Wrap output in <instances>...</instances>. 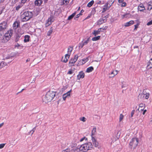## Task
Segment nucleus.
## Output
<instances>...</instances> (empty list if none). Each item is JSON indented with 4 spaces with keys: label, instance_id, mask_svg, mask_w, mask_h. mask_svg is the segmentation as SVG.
Here are the masks:
<instances>
[{
    "label": "nucleus",
    "instance_id": "1",
    "mask_svg": "<svg viewBox=\"0 0 152 152\" xmlns=\"http://www.w3.org/2000/svg\"><path fill=\"white\" fill-rule=\"evenodd\" d=\"M56 94L55 92L52 91H48L46 95L42 97L43 102L46 103L50 102L55 96Z\"/></svg>",
    "mask_w": 152,
    "mask_h": 152
},
{
    "label": "nucleus",
    "instance_id": "2",
    "mask_svg": "<svg viewBox=\"0 0 152 152\" xmlns=\"http://www.w3.org/2000/svg\"><path fill=\"white\" fill-rule=\"evenodd\" d=\"M33 16V12H25L21 16V21L26 22L28 20L32 17Z\"/></svg>",
    "mask_w": 152,
    "mask_h": 152
},
{
    "label": "nucleus",
    "instance_id": "3",
    "mask_svg": "<svg viewBox=\"0 0 152 152\" xmlns=\"http://www.w3.org/2000/svg\"><path fill=\"white\" fill-rule=\"evenodd\" d=\"M81 151L87 152L88 150H91L93 148V145L91 142H88L83 144L80 146Z\"/></svg>",
    "mask_w": 152,
    "mask_h": 152
},
{
    "label": "nucleus",
    "instance_id": "4",
    "mask_svg": "<svg viewBox=\"0 0 152 152\" xmlns=\"http://www.w3.org/2000/svg\"><path fill=\"white\" fill-rule=\"evenodd\" d=\"M138 139L136 137L132 138L130 141L129 144V147L132 149V148L134 149L136 148V146L138 144Z\"/></svg>",
    "mask_w": 152,
    "mask_h": 152
},
{
    "label": "nucleus",
    "instance_id": "5",
    "mask_svg": "<svg viewBox=\"0 0 152 152\" xmlns=\"http://www.w3.org/2000/svg\"><path fill=\"white\" fill-rule=\"evenodd\" d=\"M7 22L4 21L0 23V30L3 33L7 27Z\"/></svg>",
    "mask_w": 152,
    "mask_h": 152
},
{
    "label": "nucleus",
    "instance_id": "6",
    "mask_svg": "<svg viewBox=\"0 0 152 152\" xmlns=\"http://www.w3.org/2000/svg\"><path fill=\"white\" fill-rule=\"evenodd\" d=\"M107 26H105L104 27H103L102 28H99L97 30H94L92 33L95 36H96V35L100 34V32L102 31V30H105L107 29Z\"/></svg>",
    "mask_w": 152,
    "mask_h": 152
},
{
    "label": "nucleus",
    "instance_id": "7",
    "mask_svg": "<svg viewBox=\"0 0 152 152\" xmlns=\"http://www.w3.org/2000/svg\"><path fill=\"white\" fill-rule=\"evenodd\" d=\"M111 6V5H110V4L107 2L103 6V7L102 8V12L104 13L106 12V11L110 9V7Z\"/></svg>",
    "mask_w": 152,
    "mask_h": 152
},
{
    "label": "nucleus",
    "instance_id": "8",
    "mask_svg": "<svg viewBox=\"0 0 152 152\" xmlns=\"http://www.w3.org/2000/svg\"><path fill=\"white\" fill-rule=\"evenodd\" d=\"M10 39V37L8 36L7 34H5L0 40L1 42L4 43L7 42Z\"/></svg>",
    "mask_w": 152,
    "mask_h": 152
},
{
    "label": "nucleus",
    "instance_id": "9",
    "mask_svg": "<svg viewBox=\"0 0 152 152\" xmlns=\"http://www.w3.org/2000/svg\"><path fill=\"white\" fill-rule=\"evenodd\" d=\"M107 18L108 16L107 15L104 17L101 18L97 22L98 25H101L103 23L107 21Z\"/></svg>",
    "mask_w": 152,
    "mask_h": 152
},
{
    "label": "nucleus",
    "instance_id": "10",
    "mask_svg": "<svg viewBox=\"0 0 152 152\" xmlns=\"http://www.w3.org/2000/svg\"><path fill=\"white\" fill-rule=\"evenodd\" d=\"M18 33L16 34L15 37V41L16 42H18L19 40L22 35L24 33V32L23 31L20 32L18 31Z\"/></svg>",
    "mask_w": 152,
    "mask_h": 152
},
{
    "label": "nucleus",
    "instance_id": "11",
    "mask_svg": "<svg viewBox=\"0 0 152 152\" xmlns=\"http://www.w3.org/2000/svg\"><path fill=\"white\" fill-rule=\"evenodd\" d=\"M20 23L18 21H15L13 23L12 27L14 30H16L17 28L20 26Z\"/></svg>",
    "mask_w": 152,
    "mask_h": 152
},
{
    "label": "nucleus",
    "instance_id": "12",
    "mask_svg": "<svg viewBox=\"0 0 152 152\" xmlns=\"http://www.w3.org/2000/svg\"><path fill=\"white\" fill-rule=\"evenodd\" d=\"M53 17H50L48 18L46 23L45 24L46 27H48L53 22Z\"/></svg>",
    "mask_w": 152,
    "mask_h": 152
},
{
    "label": "nucleus",
    "instance_id": "13",
    "mask_svg": "<svg viewBox=\"0 0 152 152\" xmlns=\"http://www.w3.org/2000/svg\"><path fill=\"white\" fill-rule=\"evenodd\" d=\"M144 95L145 96V98L146 99H148L149 96L150 94L149 93H146L145 92V91H144V90H143L142 92V94H140L139 96V97L140 96H142Z\"/></svg>",
    "mask_w": 152,
    "mask_h": 152
},
{
    "label": "nucleus",
    "instance_id": "14",
    "mask_svg": "<svg viewBox=\"0 0 152 152\" xmlns=\"http://www.w3.org/2000/svg\"><path fill=\"white\" fill-rule=\"evenodd\" d=\"M146 68L148 69L152 68V58H151L147 63Z\"/></svg>",
    "mask_w": 152,
    "mask_h": 152
},
{
    "label": "nucleus",
    "instance_id": "15",
    "mask_svg": "<svg viewBox=\"0 0 152 152\" xmlns=\"http://www.w3.org/2000/svg\"><path fill=\"white\" fill-rule=\"evenodd\" d=\"M92 140L93 144L95 147H97L99 148V143L96 141V140L95 139L94 137H92Z\"/></svg>",
    "mask_w": 152,
    "mask_h": 152
},
{
    "label": "nucleus",
    "instance_id": "16",
    "mask_svg": "<svg viewBox=\"0 0 152 152\" xmlns=\"http://www.w3.org/2000/svg\"><path fill=\"white\" fill-rule=\"evenodd\" d=\"M138 10L140 12H143L145 10V8L144 6L142 3H141L139 4L138 7Z\"/></svg>",
    "mask_w": 152,
    "mask_h": 152
},
{
    "label": "nucleus",
    "instance_id": "17",
    "mask_svg": "<svg viewBox=\"0 0 152 152\" xmlns=\"http://www.w3.org/2000/svg\"><path fill=\"white\" fill-rule=\"evenodd\" d=\"M84 73L83 71L80 72H79V74L77 76V79L80 80L81 78H84Z\"/></svg>",
    "mask_w": 152,
    "mask_h": 152
},
{
    "label": "nucleus",
    "instance_id": "18",
    "mask_svg": "<svg viewBox=\"0 0 152 152\" xmlns=\"http://www.w3.org/2000/svg\"><path fill=\"white\" fill-rule=\"evenodd\" d=\"M71 91V90L67 92L66 93L64 94L63 95L62 97L64 100H65L66 98L68 96H69L70 95V92Z\"/></svg>",
    "mask_w": 152,
    "mask_h": 152
},
{
    "label": "nucleus",
    "instance_id": "19",
    "mask_svg": "<svg viewBox=\"0 0 152 152\" xmlns=\"http://www.w3.org/2000/svg\"><path fill=\"white\" fill-rule=\"evenodd\" d=\"M13 56H12L8 55L7 56V57H6V59H9V61L8 62H7V61H6V62L4 61V62H5L7 63V65H7V64L9 63H10L11 61H12L13 60Z\"/></svg>",
    "mask_w": 152,
    "mask_h": 152
},
{
    "label": "nucleus",
    "instance_id": "20",
    "mask_svg": "<svg viewBox=\"0 0 152 152\" xmlns=\"http://www.w3.org/2000/svg\"><path fill=\"white\" fill-rule=\"evenodd\" d=\"M13 31L12 29H10L8 31L7 33H5V34H7L8 36L10 37V39L12 36V35L13 34Z\"/></svg>",
    "mask_w": 152,
    "mask_h": 152
},
{
    "label": "nucleus",
    "instance_id": "21",
    "mask_svg": "<svg viewBox=\"0 0 152 152\" xmlns=\"http://www.w3.org/2000/svg\"><path fill=\"white\" fill-rule=\"evenodd\" d=\"M72 150L74 152H80L81 151L80 146H78L77 147L73 148Z\"/></svg>",
    "mask_w": 152,
    "mask_h": 152
},
{
    "label": "nucleus",
    "instance_id": "22",
    "mask_svg": "<svg viewBox=\"0 0 152 152\" xmlns=\"http://www.w3.org/2000/svg\"><path fill=\"white\" fill-rule=\"evenodd\" d=\"M42 0H36L34 3L36 5L39 6L42 4Z\"/></svg>",
    "mask_w": 152,
    "mask_h": 152
},
{
    "label": "nucleus",
    "instance_id": "23",
    "mask_svg": "<svg viewBox=\"0 0 152 152\" xmlns=\"http://www.w3.org/2000/svg\"><path fill=\"white\" fill-rule=\"evenodd\" d=\"M148 8V10H150L152 9V1H150L147 3Z\"/></svg>",
    "mask_w": 152,
    "mask_h": 152
},
{
    "label": "nucleus",
    "instance_id": "24",
    "mask_svg": "<svg viewBox=\"0 0 152 152\" xmlns=\"http://www.w3.org/2000/svg\"><path fill=\"white\" fill-rule=\"evenodd\" d=\"M134 23V21L133 20H130L129 22H127L125 23V27H128L132 25Z\"/></svg>",
    "mask_w": 152,
    "mask_h": 152
},
{
    "label": "nucleus",
    "instance_id": "25",
    "mask_svg": "<svg viewBox=\"0 0 152 152\" xmlns=\"http://www.w3.org/2000/svg\"><path fill=\"white\" fill-rule=\"evenodd\" d=\"M67 49V54L70 55L73 50V47L71 46H69Z\"/></svg>",
    "mask_w": 152,
    "mask_h": 152
},
{
    "label": "nucleus",
    "instance_id": "26",
    "mask_svg": "<svg viewBox=\"0 0 152 152\" xmlns=\"http://www.w3.org/2000/svg\"><path fill=\"white\" fill-rule=\"evenodd\" d=\"M30 36L28 35H26L24 36V41L25 42H28L29 41Z\"/></svg>",
    "mask_w": 152,
    "mask_h": 152
},
{
    "label": "nucleus",
    "instance_id": "27",
    "mask_svg": "<svg viewBox=\"0 0 152 152\" xmlns=\"http://www.w3.org/2000/svg\"><path fill=\"white\" fill-rule=\"evenodd\" d=\"M7 65V63L3 61L0 62V69Z\"/></svg>",
    "mask_w": 152,
    "mask_h": 152
},
{
    "label": "nucleus",
    "instance_id": "28",
    "mask_svg": "<svg viewBox=\"0 0 152 152\" xmlns=\"http://www.w3.org/2000/svg\"><path fill=\"white\" fill-rule=\"evenodd\" d=\"M76 13V12H74L73 14H72L71 15L69 16L67 20H70L72 19L75 15Z\"/></svg>",
    "mask_w": 152,
    "mask_h": 152
},
{
    "label": "nucleus",
    "instance_id": "29",
    "mask_svg": "<svg viewBox=\"0 0 152 152\" xmlns=\"http://www.w3.org/2000/svg\"><path fill=\"white\" fill-rule=\"evenodd\" d=\"M94 70V68L92 66H90L87 68L86 72H90Z\"/></svg>",
    "mask_w": 152,
    "mask_h": 152
},
{
    "label": "nucleus",
    "instance_id": "30",
    "mask_svg": "<svg viewBox=\"0 0 152 152\" xmlns=\"http://www.w3.org/2000/svg\"><path fill=\"white\" fill-rule=\"evenodd\" d=\"M53 29L52 27H51L49 30L47 32V35L48 36H50L51 34L52 33L53 31Z\"/></svg>",
    "mask_w": 152,
    "mask_h": 152
},
{
    "label": "nucleus",
    "instance_id": "31",
    "mask_svg": "<svg viewBox=\"0 0 152 152\" xmlns=\"http://www.w3.org/2000/svg\"><path fill=\"white\" fill-rule=\"evenodd\" d=\"M96 128H94L92 131L91 136L92 138L94 137L93 136L95 134L96 132Z\"/></svg>",
    "mask_w": 152,
    "mask_h": 152
},
{
    "label": "nucleus",
    "instance_id": "32",
    "mask_svg": "<svg viewBox=\"0 0 152 152\" xmlns=\"http://www.w3.org/2000/svg\"><path fill=\"white\" fill-rule=\"evenodd\" d=\"M83 12L84 10H81L79 14L77 15L76 16L75 18H74V19L76 20V19L77 18H78L80 15H82V13Z\"/></svg>",
    "mask_w": 152,
    "mask_h": 152
},
{
    "label": "nucleus",
    "instance_id": "33",
    "mask_svg": "<svg viewBox=\"0 0 152 152\" xmlns=\"http://www.w3.org/2000/svg\"><path fill=\"white\" fill-rule=\"evenodd\" d=\"M76 62V61L75 60L74 61L73 58H72L69 61V63L71 64V66H72L74 65V64H75Z\"/></svg>",
    "mask_w": 152,
    "mask_h": 152
},
{
    "label": "nucleus",
    "instance_id": "34",
    "mask_svg": "<svg viewBox=\"0 0 152 152\" xmlns=\"http://www.w3.org/2000/svg\"><path fill=\"white\" fill-rule=\"evenodd\" d=\"M118 73V71L117 70H113L111 73V75L113 74V75L111 77H114L115 75H116Z\"/></svg>",
    "mask_w": 152,
    "mask_h": 152
},
{
    "label": "nucleus",
    "instance_id": "35",
    "mask_svg": "<svg viewBox=\"0 0 152 152\" xmlns=\"http://www.w3.org/2000/svg\"><path fill=\"white\" fill-rule=\"evenodd\" d=\"M94 0H92L89 2L87 4V6L89 7H91L92 5L94 4Z\"/></svg>",
    "mask_w": 152,
    "mask_h": 152
},
{
    "label": "nucleus",
    "instance_id": "36",
    "mask_svg": "<svg viewBox=\"0 0 152 152\" xmlns=\"http://www.w3.org/2000/svg\"><path fill=\"white\" fill-rule=\"evenodd\" d=\"M100 37V36H98L97 37H93L92 38V40L93 41H96L99 39Z\"/></svg>",
    "mask_w": 152,
    "mask_h": 152
},
{
    "label": "nucleus",
    "instance_id": "37",
    "mask_svg": "<svg viewBox=\"0 0 152 152\" xmlns=\"http://www.w3.org/2000/svg\"><path fill=\"white\" fill-rule=\"evenodd\" d=\"M89 38H88L84 42L83 41H82L85 45H86L88 44L89 41Z\"/></svg>",
    "mask_w": 152,
    "mask_h": 152
},
{
    "label": "nucleus",
    "instance_id": "38",
    "mask_svg": "<svg viewBox=\"0 0 152 152\" xmlns=\"http://www.w3.org/2000/svg\"><path fill=\"white\" fill-rule=\"evenodd\" d=\"M85 45L83 44V42H80L79 44V48H83L84 46Z\"/></svg>",
    "mask_w": 152,
    "mask_h": 152
},
{
    "label": "nucleus",
    "instance_id": "39",
    "mask_svg": "<svg viewBox=\"0 0 152 152\" xmlns=\"http://www.w3.org/2000/svg\"><path fill=\"white\" fill-rule=\"evenodd\" d=\"M123 18H129L130 17V15L129 14H126L123 15Z\"/></svg>",
    "mask_w": 152,
    "mask_h": 152
},
{
    "label": "nucleus",
    "instance_id": "40",
    "mask_svg": "<svg viewBox=\"0 0 152 152\" xmlns=\"http://www.w3.org/2000/svg\"><path fill=\"white\" fill-rule=\"evenodd\" d=\"M23 5L21 4H20L18 5L16 7V10H18Z\"/></svg>",
    "mask_w": 152,
    "mask_h": 152
},
{
    "label": "nucleus",
    "instance_id": "41",
    "mask_svg": "<svg viewBox=\"0 0 152 152\" xmlns=\"http://www.w3.org/2000/svg\"><path fill=\"white\" fill-rule=\"evenodd\" d=\"M82 61H83L82 63L83 64H84L88 61V58H85L83 59H82Z\"/></svg>",
    "mask_w": 152,
    "mask_h": 152
},
{
    "label": "nucleus",
    "instance_id": "42",
    "mask_svg": "<svg viewBox=\"0 0 152 152\" xmlns=\"http://www.w3.org/2000/svg\"><path fill=\"white\" fill-rule=\"evenodd\" d=\"M124 117V116L122 114H121L119 117V121H121L123 119Z\"/></svg>",
    "mask_w": 152,
    "mask_h": 152
},
{
    "label": "nucleus",
    "instance_id": "43",
    "mask_svg": "<svg viewBox=\"0 0 152 152\" xmlns=\"http://www.w3.org/2000/svg\"><path fill=\"white\" fill-rule=\"evenodd\" d=\"M78 56L77 55H76L75 56L74 58H73L74 61H76L78 58Z\"/></svg>",
    "mask_w": 152,
    "mask_h": 152
},
{
    "label": "nucleus",
    "instance_id": "44",
    "mask_svg": "<svg viewBox=\"0 0 152 152\" xmlns=\"http://www.w3.org/2000/svg\"><path fill=\"white\" fill-rule=\"evenodd\" d=\"M36 129V127H34L33 129L30 131V132L31 133V134H32L35 131Z\"/></svg>",
    "mask_w": 152,
    "mask_h": 152
},
{
    "label": "nucleus",
    "instance_id": "45",
    "mask_svg": "<svg viewBox=\"0 0 152 152\" xmlns=\"http://www.w3.org/2000/svg\"><path fill=\"white\" fill-rule=\"evenodd\" d=\"M80 120L84 122L86 121V118L85 117H82V118H80Z\"/></svg>",
    "mask_w": 152,
    "mask_h": 152
},
{
    "label": "nucleus",
    "instance_id": "46",
    "mask_svg": "<svg viewBox=\"0 0 152 152\" xmlns=\"http://www.w3.org/2000/svg\"><path fill=\"white\" fill-rule=\"evenodd\" d=\"M70 55H68V54H66L65 55V59H67V60H68V59L69 58V57H70Z\"/></svg>",
    "mask_w": 152,
    "mask_h": 152
},
{
    "label": "nucleus",
    "instance_id": "47",
    "mask_svg": "<svg viewBox=\"0 0 152 152\" xmlns=\"http://www.w3.org/2000/svg\"><path fill=\"white\" fill-rule=\"evenodd\" d=\"M115 1V0H110V1H108V3H110V5H112L114 3Z\"/></svg>",
    "mask_w": 152,
    "mask_h": 152
},
{
    "label": "nucleus",
    "instance_id": "48",
    "mask_svg": "<svg viewBox=\"0 0 152 152\" xmlns=\"http://www.w3.org/2000/svg\"><path fill=\"white\" fill-rule=\"evenodd\" d=\"M87 140V139L86 137H84L82 138L80 140V141L81 142L83 141L84 140Z\"/></svg>",
    "mask_w": 152,
    "mask_h": 152
},
{
    "label": "nucleus",
    "instance_id": "49",
    "mask_svg": "<svg viewBox=\"0 0 152 152\" xmlns=\"http://www.w3.org/2000/svg\"><path fill=\"white\" fill-rule=\"evenodd\" d=\"M70 150L69 149L67 148L65 150H64L62 151V152H69Z\"/></svg>",
    "mask_w": 152,
    "mask_h": 152
},
{
    "label": "nucleus",
    "instance_id": "50",
    "mask_svg": "<svg viewBox=\"0 0 152 152\" xmlns=\"http://www.w3.org/2000/svg\"><path fill=\"white\" fill-rule=\"evenodd\" d=\"M5 143H2L0 144V149L2 148L5 146Z\"/></svg>",
    "mask_w": 152,
    "mask_h": 152
},
{
    "label": "nucleus",
    "instance_id": "51",
    "mask_svg": "<svg viewBox=\"0 0 152 152\" xmlns=\"http://www.w3.org/2000/svg\"><path fill=\"white\" fill-rule=\"evenodd\" d=\"M126 3L125 2H123L121 5V6L122 7H126Z\"/></svg>",
    "mask_w": 152,
    "mask_h": 152
},
{
    "label": "nucleus",
    "instance_id": "52",
    "mask_svg": "<svg viewBox=\"0 0 152 152\" xmlns=\"http://www.w3.org/2000/svg\"><path fill=\"white\" fill-rule=\"evenodd\" d=\"M151 25H152V20L148 22V23H147V25L148 26H149Z\"/></svg>",
    "mask_w": 152,
    "mask_h": 152
},
{
    "label": "nucleus",
    "instance_id": "53",
    "mask_svg": "<svg viewBox=\"0 0 152 152\" xmlns=\"http://www.w3.org/2000/svg\"><path fill=\"white\" fill-rule=\"evenodd\" d=\"M73 72L72 71V70H71L70 71H69L68 73L67 74H72L73 73Z\"/></svg>",
    "mask_w": 152,
    "mask_h": 152
},
{
    "label": "nucleus",
    "instance_id": "54",
    "mask_svg": "<svg viewBox=\"0 0 152 152\" xmlns=\"http://www.w3.org/2000/svg\"><path fill=\"white\" fill-rule=\"evenodd\" d=\"M134 112L135 110H133L132 111L131 113V117H132L133 116V115L134 114Z\"/></svg>",
    "mask_w": 152,
    "mask_h": 152
},
{
    "label": "nucleus",
    "instance_id": "55",
    "mask_svg": "<svg viewBox=\"0 0 152 152\" xmlns=\"http://www.w3.org/2000/svg\"><path fill=\"white\" fill-rule=\"evenodd\" d=\"M27 0H21V4H24L25 3Z\"/></svg>",
    "mask_w": 152,
    "mask_h": 152
},
{
    "label": "nucleus",
    "instance_id": "56",
    "mask_svg": "<svg viewBox=\"0 0 152 152\" xmlns=\"http://www.w3.org/2000/svg\"><path fill=\"white\" fill-rule=\"evenodd\" d=\"M138 25L137 24H136L134 25V30H136L137 28H138Z\"/></svg>",
    "mask_w": 152,
    "mask_h": 152
},
{
    "label": "nucleus",
    "instance_id": "57",
    "mask_svg": "<svg viewBox=\"0 0 152 152\" xmlns=\"http://www.w3.org/2000/svg\"><path fill=\"white\" fill-rule=\"evenodd\" d=\"M145 104H139V107H143L144 105H145Z\"/></svg>",
    "mask_w": 152,
    "mask_h": 152
},
{
    "label": "nucleus",
    "instance_id": "58",
    "mask_svg": "<svg viewBox=\"0 0 152 152\" xmlns=\"http://www.w3.org/2000/svg\"><path fill=\"white\" fill-rule=\"evenodd\" d=\"M68 3V2L67 0H64L63 1V3L64 4H67Z\"/></svg>",
    "mask_w": 152,
    "mask_h": 152
},
{
    "label": "nucleus",
    "instance_id": "59",
    "mask_svg": "<svg viewBox=\"0 0 152 152\" xmlns=\"http://www.w3.org/2000/svg\"><path fill=\"white\" fill-rule=\"evenodd\" d=\"M92 12V13H95L96 12L95 8H93Z\"/></svg>",
    "mask_w": 152,
    "mask_h": 152
},
{
    "label": "nucleus",
    "instance_id": "60",
    "mask_svg": "<svg viewBox=\"0 0 152 152\" xmlns=\"http://www.w3.org/2000/svg\"><path fill=\"white\" fill-rule=\"evenodd\" d=\"M124 0H118V1L119 3H122L123 2Z\"/></svg>",
    "mask_w": 152,
    "mask_h": 152
},
{
    "label": "nucleus",
    "instance_id": "61",
    "mask_svg": "<svg viewBox=\"0 0 152 152\" xmlns=\"http://www.w3.org/2000/svg\"><path fill=\"white\" fill-rule=\"evenodd\" d=\"M101 1H97V4H101Z\"/></svg>",
    "mask_w": 152,
    "mask_h": 152
},
{
    "label": "nucleus",
    "instance_id": "62",
    "mask_svg": "<svg viewBox=\"0 0 152 152\" xmlns=\"http://www.w3.org/2000/svg\"><path fill=\"white\" fill-rule=\"evenodd\" d=\"M67 61V59H64L63 60V62L65 63H66Z\"/></svg>",
    "mask_w": 152,
    "mask_h": 152
},
{
    "label": "nucleus",
    "instance_id": "63",
    "mask_svg": "<svg viewBox=\"0 0 152 152\" xmlns=\"http://www.w3.org/2000/svg\"><path fill=\"white\" fill-rule=\"evenodd\" d=\"M147 111V110H144L143 111V112L142 113V114L144 115L145 113Z\"/></svg>",
    "mask_w": 152,
    "mask_h": 152
},
{
    "label": "nucleus",
    "instance_id": "64",
    "mask_svg": "<svg viewBox=\"0 0 152 152\" xmlns=\"http://www.w3.org/2000/svg\"><path fill=\"white\" fill-rule=\"evenodd\" d=\"M44 2V3L45 4L47 3L48 1V0H43Z\"/></svg>",
    "mask_w": 152,
    "mask_h": 152
}]
</instances>
